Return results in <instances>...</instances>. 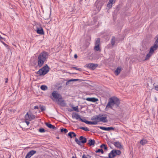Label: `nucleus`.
<instances>
[{"mask_svg":"<svg viewBox=\"0 0 158 158\" xmlns=\"http://www.w3.org/2000/svg\"><path fill=\"white\" fill-rule=\"evenodd\" d=\"M120 104V101L118 98L115 97H111L109 99V101L106 106V109L107 108H109L113 110V106L115 105L116 108H118Z\"/></svg>","mask_w":158,"mask_h":158,"instance_id":"nucleus-1","label":"nucleus"},{"mask_svg":"<svg viewBox=\"0 0 158 158\" xmlns=\"http://www.w3.org/2000/svg\"><path fill=\"white\" fill-rule=\"evenodd\" d=\"M48 53L46 52H43L41 53L38 57V66L40 67L42 66L44 62L48 58Z\"/></svg>","mask_w":158,"mask_h":158,"instance_id":"nucleus-2","label":"nucleus"},{"mask_svg":"<svg viewBox=\"0 0 158 158\" xmlns=\"http://www.w3.org/2000/svg\"><path fill=\"white\" fill-rule=\"evenodd\" d=\"M49 68L46 64L44 67L40 69L36 73L39 74L40 76H44L47 74L49 71Z\"/></svg>","mask_w":158,"mask_h":158,"instance_id":"nucleus-3","label":"nucleus"},{"mask_svg":"<svg viewBox=\"0 0 158 158\" xmlns=\"http://www.w3.org/2000/svg\"><path fill=\"white\" fill-rule=\"evenodd\" d=\"M75 141L77 144L80 146H82L83 144L86 143L87 142V139L83 136H81L79 138V140L76 138Z\"/></svg>","mask_w":158,"mask_h":158,"instance_id":"nucleus-4","label":"nucleus"},{"mask_svg":"<svg viewBox=\"0 0 158 158\" xmlns=\"http://www.w3.org/2000/svg\"><path fill=\"white\" fill-rule=\"evenodd\" d=\"M106 0H97L95 3V5L98 11H99L102 6L106 2Z\"/></svg>","mask_w":158,"mask_h":158,"instance_id":"nucleus-5","label":"nucleus"},{"mask_svg":"<svg viewBox=\"0 0 158 158\" xmlns=\"http://www.w3.org/2000/svg\"><path fill=\"white\" fill-rule=\"evenodd\" d=\"M99 121L102 122L104 123H106L108 122V120L107 119V115L106 114H99Z\"/></svg>","mask_w":158,"mask_h":158,"instance_id":"nucleus-6","label":"nucleus"},{"mask_svg":"<svg viewBox=\"0 0 158 158\" xmlns=\"http://www.w3.org/2000/svg\"><path fill=\"white\" fill-rule=\"evenodd\" d=\"M35 118V116L33 115L32 114H29L28 112H27L25 116V119L26 120H29L31 121Z\"/></svg>","mask_w":158,"mask_h":158,"instance_id":"nucleus-7","label":"nucleus"},{"mask_svg":"<svg viewBox=\"0 0 158 158\" xmlns=\"http://www.w3.org/2000/svg\"><path fill=\"white\" fill-rule=\"evenodd\" d=\"M100 38H98L95 41V46L94 47V49L95 51H100L101 49L100 48Z\"/></svg>","mask_w":158,"mask_h":158,"instance_id":"nucleus-8","label":"nucleus"},{"mask_svg":"<svg viewBox=\"0 0 158 158\" xmlns=\"http://www.w3.org/2000/svg\"><path fill=\"white\" fill-rule=\"evenodd\" d=\"M98 65L97 64L91 63L86 64L85 67H87L92 70H94L98 67Z\"/></svg>","mask_w":158,"mask_h":158,"instance_id":"nucleus-9","label":"nucleus"},{"mask_svg":"<svg viewBox=\"0 0 158 158\" xmlns=\"http://www.w3.org/2000/svg\"><path fill=\"white\" fill-rule=\"evenodd\" d=\"M58 101L59 103V104L62 106H66V104L64 100H63L62 96H60L58 98Z\"/></svg>","mask_w":158,"mask_h":158,"instance_id":"nucleus-10","label":"nucleus"},{"mask_svg":"<svg viewBox=\"0 0 158 158\" xmlns=\"http://www.w3.org/2000/svg\"><path fill=\"white\" fill-rule=\"evenodd\" d=\"M83 118H84L83 119V120L82 121V122H84L85 123L88 124H94V125H96L98 123V122L99 121H88V120H86L85 118V117H83Z\"/></svg>","mask_w":158,"mask_h":158,"instance_id":"nucleus-11","label":"nucleus"},{"mask_svg":"<svg viewBox=\"0 0 158 158\" xmlns=\"http://www.w3.org/2000/svg\"><path fill=\"white\" fill-rule=\"evenodd\" d=\"M97 127H99L100 129L107 131H112L114 130V128L112 127H105L98 126Z\"/></svg>","mask_w":158,"mask_h":158,"instance_id":"nucleus-12","label":"nucleus"},{"mask_svg":"<svg viewBox=\"0 0 158 158\" xmlns=\"http://www.w3.org/2000/svg\"><path fill=\"white\" fill-rule=\"evenodd\" d=\"M72 117L73 118H75L77 119L80 120L81 122H82L83 119L81 118L80 115H79L77 113H73Z\"/></svg>","mask_w":158,"mask_h":158,"instance_id":"nucleus-13","label":"nucleus"},{"mask_svg":"<svg viewBox=\"0 0 158 158\" xmlns=\"http://www.w3.org/2000/svg\"><path fill=\"white\" fill-rule=\"evenodd\" d=\"M36 151L35 150H31L26 155L25 158H30L31 156L35 154Z\"/></svg>","mask_w":158,"mask_h":158,"instance_id":"nucleus-14","label":"nucleus"},{"mask_svg":"<svg viewBox=\"0 0 158 158\" xmlns=\"http://www.w3.org/2000/svg\"><path fill=\"white\" fill-rule=\"evenodd\" d=\"M52 96L55 99H57L60 97L61 96V95L59 94L56 91H54L52 93Z\"/></svg>","mask_w":158,"mask_h":158,"instance_id":"nucleus-15","label":"nucleus"},{"mask_svg":"<svg viewBox=\"0 0 158 158\" xmlns=\"http://www.w3.org/2000/svg\"><path fill=\"white\" fill-rule=\"evenodd\" d=\"M83 99L86 100L88 101L92 102H96L98 101V98H83Z\"/></svg>","mask_w":158,"mask_h":158,"instance_id":"nucleus-16","label":"nucleus"},{"mask_svg":"<svg viewBox=\"0 0 158 158\" xmlns=\"http://www.w3.org/2000/svg\"><path fill=\"white\" fill-rule=\"evenodd\" d=\"M45 124L50 129H52L55 130H56L57 129L56 127L49 123H45Z\"/></svg>","mask_w":158,"mask_h":158,"instance_id":"nucleus-17","label":"nucleus"},{"mask_svg":"<svg viewBox=\"0 0 158 158\" xmlns=\"http://www.w3.org/2000/svg\"><path fill=\"white\" fill-rule=\"evenodd\" d=\"M37 33L40 35H44V32L43 28L41 27H37L36 30Z\"/></svg>","mask_w":158,"mask_h":158,"instance_id":"nucleus-18","label":"nucleus"},{"mask_svg":"<svg viewBox=\"0 0 158 158\" xmlns=\"http://www.w3.org/2000/svg\"><path fill=\"white\" fill-rule=\"evenodd\" d=\"M116 1V0H109L107 5V7L109 8H111L113 4Z\"/></svg>","mask_w":158,"mask_h":158,"instance_id":"nucleus-19","label":"nucleus"},{"mask_svg":"<svg viewBox=\"0 0 158 158\" xmlns=\"http://www.w3.org/2000/svg\"><path fill=\"white\" fill-rule=\"evenodd\" d=\"M115 151L114 150H112L111 152L109 154L108 156L106 157L108 158H113L116 156V155H115Z\"/></svg>","mask_w":158,"mask_h":158,"instance_id":"nucleus-20","label":"nucleus"},{"mask_svg":"<svg viewBox=\"0 0 158 158\" xmlns=\"http://www.w3.org/2000/svg\"><path fill=\"white\" fill-rule=\"evenodd\" d=\"M95 143V142L94 139H90L88 140L87 145L89 146H94Z\"/></svg>","mask_w":158,"mask_h":158,"instance_id":"nucleus-21","label":"nucleus"},{"mask_svg":"<svg viewBox=\"0 0 158 158\" xmlns=\"http://www.w3.org/2000/svg\"><path fill=\"white\" fill-rule=\"evenodd\" d=\"M114 144L115 147L118 148L120 149L123 148L122 146L121 145V143L118 141L114 142Z\"/></svg>","mask_w":158,"mask_h":158,"instance_id":"nucleus-22","label":"nucleus"},{"mask_svg":"<svg viewBox=\"0 0 158 158\" xmlns=\"http://www.w3.org/2000/svg\"><path fill=\"white\" fill-rule=\"evenodd\" d=\"M81 80L79 79H71L69 80L66 82V85H68L69 84H71L70 83L72 81H80Z\"/></svg>","mask_w":158,"mask_h":158,"instance_id":"nucleus-23","label":"nucleus"},{"mask_svg":"<svg viewBox=\"0 0 158 158\" xmlns=\"http://www.w3.org/2000/svg\"><path fill=\"white\" fill-rule=\"evenodd\" d=\"M116 40V38L114 36L112 37L111 39V44L112 46H114L115 45V42Z\"/></svg>","mask_w":158,"mask_h":158,"instance_id":"nucleus-24","label":"nucleus"},{"mask_svg":"<svg viewBox=\"0 0 158 158\" xmlns=\"http://www.w3.org/2000/svg\"><path fill=\"white\" fill-rule=\"evenodd\" d=\"M99 114L98 115H96L95 116H94L92 117L91 119L92 120H99Z\"/></svg>","mask_w":158,"mask_h":158,"instance_id":"nucleus-25","label":"nucleus"},{"mask_svg":"<svg viewBox=\"0 0 158 158\" xmlns=\"http://www.w3.org/2000/svg\"><path fill=\"white\" fill-rule=\"evenodd\" d=\"M23 2L24 5H25L27 7L29 8L31 6V2L30 1H28L27 2Z\"/></svg>","mask_w":158,"mask_h":158,"instance_id":"nucleus-26","label":"nucleus"},{"mask_svg":"<svg viewBox=\"0 0 158 158\" xmlns=\"http://www.w3.org/2000/svg\"><path fill=\"white\" fill-rule=\"evenodd\" d=\"M148 141L146 139H143L140 141V143L142 145H143L147 143Z\"/></svg>","mask_w":158,"mask_h":158,"instance_id":"nucleus-27","label":"nucleus"},{"mask_svg":"<svg viewBox=\"0 0 158 158\" xmlns=\"http://www.w3.org/2000/svg\"><path fill=\"white\" fill-rule=\"evenodd\" d=\"M121 69L118 67L114 71V73L116 75H118L120 72Z\"/></svg>","mask_w":158,"mask_h":158,"instance_id":"nucleus-28","label":"nucleus"},{"mask_svg":"<svg viewBox=\"0 0 158 158\" xmlns=\"http://www.w3.org/2000/svg\"><path fill=\"white\" fill-rule=\"evenodd\" d=\"M39 108L41 110V111H43L46 110V107L40 104L39 105Z\"/></svg>","mask_w":158,"mask_h":158,"instance_id":"nucleus-29","label":"nucleus"},{"mask_svg":"<svg viewBox=\"0 0 158 158\" xmlns=\"http://www.w3.org/2000/svg\"><path fill=\"white\" fill-rule=\"evenodd\" d=\"M40 89L43 90H45L48 89L47 86L45 85H43L41 86Z\"/></svg>","mask_w":158,"mask_h":158,"instance_id":"nucleus-30","label":"nucleus"},{"mask_svg":"<svg viewBox=\"0 0 158 158\" xmlns=\"http://www.w3.org/2000/svg\"><path fill=\"white\" fill-rule=\"evenodd\" d=\"M154 48L157 49L158 48V41H156L154 43V45L152 46Z\"/></svg>","mask_w":158,"mask_h":158,"instance_id":"nucleus-31","label":"nucleus"},{"mask_svg":"<svg viewBox=\"0 0 158 158\" xmlns=\"http://www.w3.org/2000/svg\"><path fill=\"white\" fill-rule=\"evenodd\" d=\"M156 50V49L154 48L152 46L150 48V51L149 52H150V53H151L152 54L154 51Z\"/></svg>","mask_w":158,"mask_h":158,"instance_id":"nucleus-32","label":"nucleus"},{"mask_svg":"<svg viewBox=\"0 0 158 158\" xmlns=\"http://www.w3.org/2000/svg\"><path fill=\"white\" fill-rule=\"evenodd\" d=\"M100 147L102 148H104L105 150H107V147L106 146V145L104 144H102L100 146Z\"/></svg>","mask_w":158,"mask_h":158,"instance_id":"nucleus-33","label":"nucleus"},{"mask_svg":"<svg viewBox=\"0 0 158 158\" xmlns=\"http://www.w3.org/2000/svg\"><path fill=\"white\" fill-rule=\"evenodd\" d=\"M68 130L66 128H62L60 129V132H64V133L65 134L68 132Z\"/></svg>","mask_w":158,"mask_h":158,"instance_id":"nucleus-34","label":"nucleus"},{"mask_svg":"<svg viewBox=\"0 0 158 158\" xmlns=\"http://www.w3.org/2000/svg\"><path fill=\"white\" fill-rule=\"evenodd\" d=\"M152 54L151 53H150V52H149L148 54L146 56L145 60H148L149 58L151 57V56L152 55Z\"/></svg>","mask_w":158,"mask_h":158,"instance_id":"nucleus-35","label":"nucleus"},{"mask_svg":"<svg viewBox=\"0 0 158 158\" xmlns=\"http://www.w3.org/2000/svg\"><path fill=\"white\" fill-rule=\"evenodd\" d=\"M79 128L82 129V130H83L85 131H89V130L88 128L87 127H79Z\"/></svg>","mask_w":158,"mask_h":158,"instance_id":"nucleus-36","label":"nucleus"},{"mask_svg":"<svg viewBox=\"0 0 158 158\" xmlns=\"http://www.w3.org/2000/svg\"><path fill=\"white\" fill-rule=\"evenodd\" d=\"M96 153L101 152L102 154L104 153V151L102 149H98L95 151Z\"/></svg>","mask_w":158,"mask_h":158,"instance_id":"nucleus-37","label":"nucleus"},{"mask_svg":"<svg viewBox=\"0 0 158 158\" xmlns=\"http://www.w3.org/2000/svg\"><path fill=\"white\" fill-rule=\"evenodd\" d=\"M73 110L76 111L77 112H79V111L78 110V106H76L75 107H73Z\"/></svg>","mask_w":158,"mask_h":158,"instance_id":"nucleus-38","label":"nucleus"},{"mask_svg":"<svg viewBox=\"0 0 158 158\" xmlns=\"http://www.w3.org/2000/svg\"><path fill=\"white\" fill-rule=\"evenodd\" d=\"M39 131L41 133H43L45 132L46 130L43 128H41L39 129Z\"/></svg>","mask_w":158,"mask_h":158,"instance_id":"nucleus-39","label":"nucleus"},{"mask_svg":"<svg viewBox=\"0 0 158 158\" xmlns=\"http://www.w3.org/2000/svg\"><path fill=\"white\" fill-rule=\"evenodd\" d=\"M73 132H70L68 134V135L69 136L70 138H72L73 137Z\"/></svg>","mask_w":158,"mask_h":158,"instance_id":"nucleus-40","label":"nucleus"},{"mask_svg":"<svg viewBox=\"0 0 158 158\" xmlns=\"http://www.w3.org/2000/svg\"><path fill=\"white\" fill-rule=\"evenodd\" d=\"M72 68L76 70H79L81 71H82V69L81 68H77L75 67H72Z\"/></svg>","mask_w":158,"mask_h":158,"instance_id":"nucleus-41","label":"nucleus"},{"mask_svg":"<svg viewBox=\"0 0 158 158\" xmlns=\"http://www.w3.org/2000/svg\"><path fill=\"white\" fill-rule=\"evenodd\" d=\"M116 152H117V154L118 155H120L121 153V151L119 150H116Z\"/></svg>","mask_w":158,"mask_h":158,"instance_id":"nucleus-42","label":"nucleus"},{"mask_svg":"<svg viewBox=\"0 0 158 158\" xmlns=\"http://www.w3.org/2000/svg\"><path fill=\"white\" fill-rule=\"evenodd\" d=\"M39 108V106H35L34 107V109H38Z\"/></svg>","mask_w":158,"mask_h":158,"instance_id":"nucleus-43","label":"nucleus"},{"mask_svg":"<svg viewBox=\"0 0 158 158\" xmlns=\"http://www.w3.org/2000/svg\"><path fill=\"white\" fill-rule=\"evenodd\" d=\"M27 120H25V122L26 123L27 125H28L30 123V122L29 121H27Z\"/></svg>","mask_w":158,"mask_h":158,"instance_id":"nucleus-44","label":"nucleus"},{"mask_svg":"<svg viewBox=\"0 0 158 158\" xmlns=\"http://www.w3.org/2000/svg\"><path fill=\"white\" fill-rule=\"evenodd\" d=\"M155 89L156 91H158V85L156 86L155 87Z\"/></svg>","mask_w":158,"mask_h":158,"instance_id":"nucleus-45","label":"nucleus"},{"mask_svg":"<svg viewBox=\"0 0 158 158\" xmlns=\"http://www.w3.org/2000/svg\"><path fill=\"white\" fill-rule=\"evenodd\" d=\"M73 136L74 137H75L77 135H76V134L74 133V132H73Z\"/></svg>","mask_w":158,"mask_h":158,"instance_id":"nucleus-46","label":"nucleus"},{"mask_svg":"<svg viewBox=\"0 0 158 158\" xmlns=\"http://www.w3.org/2000/svg\"><path fill=\"white\" fill-rule=\"evenodd\" d=\"M74 58L75 59H77V54H75L74 55Z\"/></svg>","mask_w":158,"mask_h":158,"instance_id":"nucleus-47","label":"nucleus"},{"mask_svg":"<svg viewBox=\"0 0 158 158\" xmlns=\"http://www.w3.org/2000/svg\"><path fill=\"white\" fill-rule=\"evenodd\" d=\"M8 79L7 78H6L5 79V83H7V82H8Z\"/></svg>","mask_w":158,"mask_h":158,"instance_id":"nucleus-48","label":"nucleus"},{"mask_svg":"<svg viewBox=\"0 0 158 158\" xmlns=\"http://www.w3.org/2000/svg\"><path fill=\"white\" fill-rule=\"evenodd\" d=\"M3 44L5 45V46H6V47H8V46L4 42H3Z\"/></svg>","mask_w":158,"mask_h":158,"instance_id":"nucleus-49","label":"nucleus"},{"mask_svg":"<svg viewBox=\"0 0 158 158\" xmlns=\"http://www.w3.org/2000/svg\"><path fill=\"white\" fill-rule=\"evenodd\" d=\"M0 38L1 39H2V40H5V38H3L2 37L0 36Z\"/></svg>","mask_w":158,"mask_h":158,"instance_id":"nucleus-50","label":"nucleus"},{"mask_svg":"<svg viewBox=\"0 0 158 158\" xmlns=\"http://www.w3.org/2000/svg\"><path fill=\"white\" fill-rule=\"evenodd\" d=\"M87 156L89 157H88V158H91V156H89V155H87Z\"/></svg>","mask_w":158,"mask_h":158,"instance_id":"nucleus-51","label":"nucleus"},{"mask_svg":"<svg viewBox=\"0 0 158 158\" xmlns=\"http://www.w3.org/2000/svg\"><path fill=\"white\" fill-rule=\"evenodd\" d=\"M114 151H115V155H116H116H118L117 154V153L116 152V150H114Z\"/></svg>","mask_w":158,"mask_h":158,"instance_id":"nucleus-52","label":"nucleus"},{"mask_svg":"<svg viewBox=\"0 0 158 158\" xmlns=\"http://www.w3.org/2000/svg\"><path fill=\"white\" fill-rule=\"evenodd\" d=\"M56 138L57 139H59V137H58V136H57L56 137Z\"/></svg>","mask_w":158,"mask_h":158,"instance_id":"nucleus-53","label":"nucleus"},{"mask_svg":"<svg viewBox=\"0 0 158 158\" xmlns=\"http://www.w3.org/2000/svg\"><path fill=\"white\" fill-rule=\"evenodd\" d=\"M72 158H75V157L74 156H73L72 157Z\"/></svg>","mask_w":158,"mask_h":158,"instance_id":"nucleus-54","label":"nucleus"},{"mask_svg":"<svg viewBox=\"0 0 158 158\" xmlns=\"http://www.w3.org/2000/svg\"><path fill=\"white\" fill-rule=\"evenodd\" d=\"M118 6H117V8H116V9H118Z\"/></svg>","mask_w":158,"mask_h":158,"instance_id":"nucleus-55","label":"nucleus"},{"mask_svg":"<svg viewBox=\"0 0 158 158\" xmlns=\"http://www.w3.org/2000/svg\"><path fill=\"white\" fill-rule=\"evenodd\" d=\"M73 73V74H77V73Z\"/></svg>","mask_w":158,"mask_h":158,"instance_id":"nucleus-56","label":"nucleus"},{"mask_svg":"<svg viewBox=\"0 0 158 158\" xmlns=\"http://www.w3.org/2000/svg\"><path fill=\"white\" fill-rule=\"evenodd\" d=\"M145 46H146V45H145ZM147 49V47H145V49Z\"/></svg>","mask_w":158,"mask_h":158,"instance_id":"nucleus-57","label":"nucleus"},{"mask_svg":"<svg viewBox=\"0 0 158 158\" xmlns=\"http://www.w3.org/2000/svg\"><path fill=\"white\" fill-rule=\"evenodd\" d=\"M39 112H41V111H40V110H39Z\"/></svg>","mask_w":158,"mask_h":158,"instance_id":"nucleus-58","label":"nucleus"},{"mask_svg":"<svg viewBox=\"0 0 158 158\" xmlns=\"http://www.w3.org/2000/svg\"><path fill=\"white\" fill-rule=\"evenodd\" d=\"M70 111H73V110H69Z\"/></svg>","mask_w":158,"mask_h":158,"instance_id":"nucleus-59","label":"nucleus"},{"mask_svg":"<svg viewBox=\"0 0 158 158\" xmlns=\"http://www.w3.org/2000/svg\"><path fill=\"white\" fill-rule=\"evenodd\" d=\"M100 156L101 157H102V156Z\"/></svg>","mask_w":158,"mask_h":158,"instance_id":"nucleus-60","label":"nucleus"},{"mask_svg":"<svg viewBox=\"0 0 158 158\" xmlns=\"http://www.w3.org/2000/svg\"><path fill=\"white\" fill-rule=\"evenodd\" d=\"M76 158H77V157H76Z\"/></svg>","mask_w":158,"mask_h":158,"instance_id":"nucleus-61","label":"nucleus"},{"mask_svg":"<svg viewBox=\"0 0 158 158\" xmlns=\"http://www.w3.org/2000/svg\"><path fill=\"white\" fill-rule=\"evenodd\" d=\"M157 158H158V157H157Z\"/></svg>","mask_w":158,"mask_h":158,"instance_id":"nucleus-62","label":"nucleus"}]
</instances>
